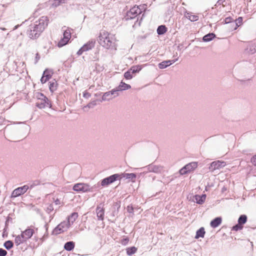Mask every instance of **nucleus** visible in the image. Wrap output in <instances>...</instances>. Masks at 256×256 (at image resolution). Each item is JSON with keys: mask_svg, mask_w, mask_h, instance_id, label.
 <instances>
[{"mask_svg": "<svg viewBox=\"0 0 256 256\" xmlns=\"http://www.w3.org/2000/svg\"><path fill=\"white\" fill-rule=\"evenodd\" d=\"M48 18L42 16L38 20L30 24L26 31L28 37L32 40L37 39L48 26Z\"/></svg>", "mask_w": 256, "mask_h": 256, "instance_id": "1", "label": "nucleus"}, {"mask_svg": "<svg viewBox=\"0 0 256 256\" xmlns=\"http://www.w3.org/2000/svg\"><path fill=\"white\" fill-rule=\"evenodd\" d=\"M114 36L106 32H101L99 36V44L104 48L111 50H116L117 44Z\"/></svg>", "mask_w": 256, "mask_h": 256, "instance_id": "2", "label": "nucleus"}, {"mask_svg": "<svg viewBox=\"0 0 256 256\" xmlns=\"http://www.w3.org/2000/svg\"><path fill=\"white\" fill-rule=\"evenodd\" d=\"M123 174H114L110 176H107L100 181V185L102 186H108L116 180H120L123 178L122 176Z\"/></svg>", "mask_w": 256, "mask_h": 256, "instance_id": "3", "label": "nucleus"}, {"mask_svg": "<svg viewBox=\"0 0 256 256\" xmlns=\"http://www.w3.org/2000/svg\"><path fill=\"white\" fill-rule=\"evenodd\" d=\"M70 226V224L66 221H63L55 227L52 232V234L56 236L67 230Z\"/></svg>", "mask_w": 256, "mask_h": 256, "instance_id": "4", "label": "nucleus"}, {"mask_svg": "<svg viewBox=\"0 0 256 256\" xmlns=\"http://www.w3.org/2000/svg\"><path fill=\"white\" fill-rule=\"evenodd\" d=\"M142 12V10L138 6H135L127 12L126 15L124 16V19L126 20L134 19L140 14Z\"/></svg>", "mask_w": 256, "mask_h": 256, "instance_id": "5", "label": "nucleus"}, {"mask_svg": "<svg viewBox=\"0 0 256 256\" xmlns=\"http://www.w3.org/2000/svg\"><path fill=\"white\" fill-rule=\"evenodd\" d=\"M96 43V41L94 39L88 40L78 50L76 54L78 56H80L83 52L91 50L95 46Z\"/></svg>", "mask_w": 256, "mask_h": 256, "instance_id": "6", "label": "nucleus"}, {"mask_svg": "<svg viewBox=\"0 0 256 256\" xmlns=\"http://www.w3.org/2000/svg\"><path fill=\"white\" fill-rule=\"evenodd\" d=\"M90 186L85 183H78L74 184L72 190L77 192H87L92 191Z\"/></svg>", "mask_w": 256, "mask_h": 256, "instance_id": "7", "label": "nucleus"}, {"mask_svg": "<svg viewBox=\"0 0 256 256\" xmlns=\"http://www.w3.org/2000/svg\"><path fill=\"white\" fill-rule=\"evenodd\" d=\"M247 220V216L246 214H241L238 218V224L232 228V230L237 232L242 230L244 228V224L246 222Z\"/></svg>", "mask_w": 256, "mask_h": 256, "instance_id": "8", "label": "nucleus"}, {"mask_svg": "<svg viewBox=\"0 0 256 256\" xmlns=\"http://www.w3.org/2000/svg\"><path fill=\"white\" fill-rule=\"evenodd\" d=\"M71 38L70 30L69 28H67L63 33V38L58 42V46L61 48L66 45L69 42Z\"/></svg>", "mask_w": 256, "mask_h": 256, "instance_id": "9", "label": "nucleus"}, {"mask_svg": "<svg viewBox=\"0 0 256 256\" xmlns=\"http://www.w3.org/2000/svg\"><path fill=\"white\" fill-rule=\"evenodd\" d=\"M198 166L197 162H190L184 166H183L182 168H180L179 170V173L180 175L186 174L191 171L196 169Z\"/></svg>", "mask_w": 256, "mask_h": 256, "instance_id": "10", "label": "nucleus"}, {"mask_svg": "<svg viewBox=\"0 0 256 256\" xmlns=\"http://www.w3.org/2000/svg\"><path fill=\"white\" fill-rule=\"evenodd\" d=\"M143 168H146L147 172L154 173H161L164 170V167L160 165H154L153 164H151L144 167Z\"/></svg>", "mask_w": 256, "mask_h": 256, "instance_id": "11", "label": "nucleus"}, {"mask_svg": "<svg viewBox=\"0 0 256 256\" xmlns=\"http://www.w3.org/2000/svg\"><path fill=\"white\" fill-rule=\"evenodd\" d=\"M28 190V187L26 186V185L18 187L15 190H14L12 194H11V198H15L18 197L26 192Z\"/></svg>", "mask_w": 256, "mask_h": 256, "instance_id": "12", "label": "nucleus"}, {"mask_svg": "<svg viewBox=\"0 0 256 256\" xmlns=\"http://www.w3.org/2000/svg\"><path fill=\"white\" fill-rule=\"evenodd\" d=\"M226 165V162L224 161L216 160L212 162L210 164L209 169L210 170L214 171L224 168Z\"/></svg>", "mask_w": 256, "mask_h": 256, "instance_id": "13", "label": "nucleus"}, {"mask_svg": "<svg viewBox=\"0 0 256 256\" xmlns=\"http://www.w3.org/2000/svg\"><path fill=\"white\" fill-rule=\"evenodd\" d=\"M36 107L40 109L44 108L46 107H48L49 108H51L52 107V103L48 98L47 100H45V98H43L42 100L37 102L36 104Z\"/></svg>", "mask_w": 256, "mask_h": 256, "instance_id": "14", "label": "nucleus"}, {"mask_svg": "<svg viewBox=\"0 0 256 256\" xmlns=\"http://www.w3.org/2000/svg\"><path fill=\"white\" fill-rule=\"evenodd\" d=\"M53 71L52 70L46 68L44 71L42 76L40 78V82L42 84L46 83L52 76Z\"/></svg>", "mask_w": 256, "mask_h": 256, "instance_id": "15", "label": "nucleus"}, {"mask_svg": "<svg viewBox=\"0 0 256 256\" xmlns=\"http://www.w3.org/2000/svg\"><path fill=\"white\" fill-rule=\"evenodd\" d=\"M178 60V58L172 60H164L158 64V67L160 69H164L170 66Z\"/></svg>", "mask_w": 256, "mask_h": 256, "instance_id": "16", "label": "nucleus"}, {"mask_svg": "<svg viewBox=\"0 0 256 256\" xmlns=\"http://www.w3.org/2000/svg\"><path fill=\"white\" fill-rule=\"evenodd\" d=\"M96 213L98 220H103L104 219V209L103 208L98 206L96 208Z\"/></svg>", "mask_w": 256, "mask_h": 256, "instance_id": "17", "label": "nucleus"}, {"mask_svg": "<svg viewBox=\"0 0 256 256\" xmlns=\"http://www.w3.org/2000/svg\"><path fill=\"white\" fill-rule=\"evenodd\" d=\"M222 222V218L218 216L214 218L210 222V226L212 228H216Z\"/></svg>", "mask_w": 256, "mask_h": 256, "instance_id": "18", "label": "nucleus"}, {"mask_svg": "<svg viewBox=\"0 0 256 256\" xmlns=\"http://www.w3.org/2000/svg\"><path fill=\"white\" fill-rule=\"evenodd\" d=\"M206 196V194H202V195L196 194L194 196V198L197 204H202L205 202Z\"/></svg>", "mask_w": 256, "mask_h": 256, "instance_id": "19", "label": "nucleus"}, {"mask_svg": "<svg viewBox=\"0 0 256 256\" xmlns=\"http://www.w3.org/2000/svg\"><path fill=\"white\" fill-rule=\"evenodd\" d=\"M205 234L206 232L204 228V227H201L196 230L194 238L196 239H198L199 238H204Z\"/></svg>", "mask_w": 256, "mask_h": 256, "instance_id": "20", "label": "nucleus"}, {"mask_svg": "<svg viewBox=\"0 0 256 256\" xmlns=\"http://www.w3.org/2000/svg\"><path fill=\"white\" fill-rule=\"evenodd\" d=\"M216 35L214 32H210L202 37V40L204 42H208L214 40Z\"/></svg>", "mask_w": 256, "mask_h": 256, "instance_id": "21", "label": "nucleus"}, {"mask_svg": "<svg viewBox=\"0 0 256 256\" xmlns=\"http://www.w3.org/2000/svg\"><path fill=\"white\" fill-rule=\"evenodd\" d=\"M19 26H20L19 24H17V25L15 26L14 29L12 30H11L10 32H8V34L7 36L9 37L12 36V38L14 40L17 39L18 38L19 35H20V36L22 35V32H20L18 34H16V36H14L15 35L14 30H16Z\"/></svg>", "mask_w": 256, "mask_h": 256, "instance_id": "22", "label": "nucleus"}, {"mask_svg": "<svg viewBox=\"0 0 256 256\" xmlns=\"http://www.w3.org/2000/svg\"><path fill=\"white\" fill-rule=\"evenodd\" d=\"M131 88L130 85L129 84H126L125 82L122 81L119 86H117V88L118 89L119 92L127 90L130 89Z\"/></svg>", "mask_w": 256, "mask_h": 256, "instance_id": "23", "label": "nucleus"}, {"mask_svg": "<svg viewBox=\"0 0 256 256\" xmlns=\"http://www.w3.org/2000/svg\"><path fill=\"white\" fill-rule=\"evenodd\" d=\"M75 246V242L73 241H68L64 244V249L67 251L72 250Z\"/></svg>", "mask_w": 256, "mask_h": 256, "instance_id": "24", "label": "nucleus"}, {"mask_svg": "<svg viewBox=\"0 0 256 256\" xmlns=\"http://www.w3.org/2000/svg\"><path fill=\"white\" fill-rule=\"evenodd\" d=\"M78 217V214L76 212H74L70 215L68 218V221L66 222H68L69 224H70V225L72 224L74 222L76 221V219Z\"/></svg>", "mask_w": 256, "mask_h": 256, "instance_id": "25", "label": "nucleus"}, {"mask_svg": "<svg viewBox=\"0 0 256 256\" xmlns=\"http://www.w3.org/2000/svg\"><path fill=\"white\" fill-rule=\"evenodd\" d=\"M142 68V65L138 64L135 66H132L130 68V72L132 73V74H135L136 73H138Z\"/></svg>", "mask_w": 256, "mask_h": 256, "instance_id": "26", "label": "nucleus"}, {"mask_svg": "<svg viewBox=\"0 0 256 256\" xmlns=\"http://www.w3.org/2000/svg\"><path fill=\"white\" fill-rule=\"evenodd\" d=\"M23 234L25 235V236L28 240L32 238L34 234V231L33 229L30 228H27L24 231H22Z\"/></svg>", "mask_w": 256, "mask_h": 256, "instance_id": "27", "label": "nucleus"}, {"mask_svg": "<svg viewBox=\"0 0 256 256\" xmlns=\"http://www.w3.org/2000/svg\"><path fill=\"white\" fill-rule=\"evenodd\" d=\"M57 82L54 80L52 81L49 82V90L51 92H54L57 89Z\"/></svg>", "mask_w": 256, "mask_h": 256, "instance_id": "28", "label": "nucleus"}, {"mask_svg": "<svg viewBox=\"0 0 256 256\" xmlns=\"http://www.w3.org/2000/svg\"><path fill=\"white\" fill-rule=\"evenodd\" d=\"M242 20L243 18L241 16H240L237 19L234 20V22H233L234 30H236L242 24Z\"/></svg>", "mask_w": 256, "mask_h": 256, "instance_id": "29", "label": "nucleus"}, {"mask_svg": "<svg viewBox=\"0 0 256 256\" xmlns=\"http://www.w3.org/2000/svg\"><path fill=\"white\" fill-rule=\"evenodd\" d=\"M168 28L165 25H160L158 27L156 32L158 35H163L167 32Z\"/></svg>", "mask_w": 256, "mask_h": 256, "instance_id": "30", "label": "nucleus"}, {"mask_svg": "<svg viewBox=\"0 0 256 256\" xmlns=\"http://www.w3.org/2000/svg\"><path fill=\"white\" fill-rule=\"evenodd\" d=\"M136 251L137 248L134 246L128 247L126 248V254L129 256H132V254H135L136 252Z\"/></svg>", "mask_w": 256, "mask_h": 256, "instance_id": "31", "label": "nucleus"}, {"mask_svg": "<svg viewBox=\"0 0 256 256\" xmlns=\"http://www.w3.org/2000/svg\"><path fill=\"white\" fill-rule=\"evenodd\" d=\"M248 52L250 54H254L256 52V43L250 44L247 48Z\"/></svg>", "mask_w": 256, "mask_h": 256, "instance_id": "32", "label": "nucleus"}, {"mask_svg": "<svg viewBox=\"0 0 256 256\" xmlns=\"http://www.w3.org/2000/svg\"><path fill=\"white\" fill-rule=\"evenodd\" d=\"M4 246L8 250H10L14 246V242L10 240L6 241L4 244Z\"/></svg>", "mask_w": 256, "mask_h": 256, "instance_id": "33", "label": "nucleus"}, {"mask_svg": "<svg viewBox=\"0 0 256 256\" xmlns=\"http://www.w3.org/2000/svg\"><path fill=\"white\" fill-rule=\"evenodd\" d=\"M123 178L126 177V179H130L133 180L136 178V174L134 173H126L123 174Z\"/></svg>", "mask_w": 256, "mask_h": 256, "instance_id": "34", "label": "nucleus"}, {"mask_svg": "<svg viewBox=\"0 0 256 256\" xmlns=\"http://www.w3.org/2000/svg\"><path fill=\"white\" fill-rule=\"evenodd\" d=\"M40 184V181L38 180H35L32 182H30L28 184H26V186H27L28 187V190L32 189L34 186H37L39 185Z\"/></svg>", "mask_w": 256, "mask_h": 256, "instance_id": "35", "label": "nucleus"}, {"mask_svg": "<svg viewBox=\"0 0 256 256\" xmlns=\"http://www.w3.org/2000/svg\"><path fill=\"white\" fill-rule=\"evenodd\" d=\"M113 98L112 96L110 94V92H104L102 96V100L103 101H106V100H109L110 99Z\"/></svg>", "mask_w": 256, "mask_h": 256, "instance_id": "36", "label": "nucleus"}, {"mask_svg": "<svg viewBox=\"0 0 256 256\" xmlns=\"http://www.w3.org/2000/svg\"><path fill=\"white\" fill-rule=\"evenodd\" d=\"M124 76L126 80H131L133 78L132 73L128 69L124 73Z\"/></svg>", "mask_w": 256, "mask_h": 256, "instance_id": "37", "label": "nucleus"}, {"mask_svg": "<svg viewBox=\"0 0 256 256\" xmlns=\"http://www.w3.org/2000/svg\"><path fill=\"white\" fill-rule=\"evenodd\" d=\"M108 92H110V94L113 98H115V97H116V96H118L119 91H118V89L117 88V87H116V88L110 91H108Z\"/></svg>", "mask_w": 256, "mask_h": 256, "instance_id": "38", "label": "nucleus"}, {"mask_svg": "<svg viewBox=\"0 0 256 256\" xmlns=\"http://www.w3.org/2000/svg\"><path fill=\"white\" fill-rule=\"evenodd\" d=\"M233 22H234V20L231 16H228L224 18V22L225 24H230L232 26H233Z\"/></svg>", "mask_w": 256, "mask_h": 256, "instance_id": "39", "label": "nucleus"}, {"mask_svg": "<svg viewBox=\"0 0 256 256\" xmlns=\"http://www.w3.org/2000/svg\"><path fill=\"white\" fill-rule=\"evenodd\" d=\"M14 242L16 244V246H19L20 244H22L24 243V242H23V240H22V239L20 237V236H18V235L16 236L15 238V239H14Z\"/></svg>", "mask_w": 256, "mask_h": 256, "instance_id": "40", "label": "nucleus"}, {"mask_svg": "<svg viewBox=\"0 0 256 256\" xmlns=\"http://www.w3.org/2000/svg\"><path fill=\"white\" fill-rule=\"evenodd\" d=\"M96 101L97 100H94L90 102L86 106H84V108H93L94 106L96 105Z\"/></svg>", "mask_w": 256, "mask_h": 256, "instance_id": "41", "label": "nucleus"}, {"mask_svg": "<svg viewBox=\"0 0 256 256\" xmlns=\"http://www.w3.org/2000/svg\"><path fill=\"white\" fill-rule=\"evenodd\" d=\"M36 96L38 100V101L40 100L43 98H45V100H47V97L42 92H38L36 94Z\"/></svg>", "mask_w": 256, "mask_h": 256, "instance_id": "42", "label": "nucleus"}, {"mask_svg": "<svg viewBox=\"0 0 256 256\" xmlns=\"http://www.w3.org/2000/svg\"><path fill=\"white\" fill-rule=\"evenodd\" d=\"M61 4H62L60 0H54L51 4V6L52 8H57Z\"/></svg>", "mask_w": 256, "mask_h": 256, "instance_id": "43", "label": "nucleus"}, {"mask_svg": "<svg viewBox=\"0 0 256 256\" xmlns=\"http://www.w3.org/2000/svg\"><path fill=\"white\" fill-rule=\"evenodd\" d=\"M54 210V208L53 207V205L52 204H50L48 205V206L46 209V211L48 214H50Z\"/></svg>", "mask_w": 256, "mask_h": 256, "instance_id": "44", "label": "nucleus"}, {"mask_svg": "<svg viewBox=\"0 0 256 256\" xmlns=\"http://www.w3.org/2000/svg\"><path fill=\"white\" fill-rule=\"evenodd\" d=\"M126 210L130 214H134V208L132 204L127 206Z\"/></svg>", "mask_w": 256, "mask_h": 256, "instance_id": "45", "label": "nucleus"}, {"mask_svg": "<svg viewBox=\"0 0 256 256\" xmlns=\"http://www.w3.org/2000/svg\"><path fill=\"white\" fill-rule=\"evenodd\" d=\"M128 242L129 238L126 237L122 240L121 244L124 246H126L128 244Z\"/></svg>", "mask_w": 256, "mask_h": 256, "instance_id": "46", "label": "nucleus"}, {"mask_svg": "<svg viewBox=\"0 0 256 256\" xmlns=\"http://www.w3.org/2000/svg\"><path fill=\"white\" fill-rule=\"evenodd\" d=\"M101 186L100 185V184H94V186H90L91 188H92V191H90V192H94V190H96V189H98V188H100V186Z\"/></svg>", "mask_w": 256, "mask_h": 256, "instance_id": "47", "label": "nucleus"}, {"mask_svg": "<svg viewBox=\"0 0 256 256\" xmlns=\"http://www.w3.org/2000/svg\"><path fill=\"white\" fill-rule=\"evenodd\" d=\"M198 20V16L196 15H192L190 18V20L191 22H194Z\"/></svg>", "mask_w": 256, "mask_h": 256, "instance_id": "48", "label": "nucleus"}, {"mask_svg": "<svg viewBox=\"0 0 256 256\" xmlns=\"http://www.w3.org/2000/svg\"><path fill=\"white\" fill-rule=\"evenodd\" d=\"M8 252L6 250L0 248V256H6Z\"/></svg>", "mask_w": 256, "mask_h": 256, "instance_id": "49", "label": "nucleus"}, {"mask_svg": "<svg viewBox=\"0 0 256 256\" xmlns=\"http://www.w3.org/2000/svg\"><path fill=\"white\" fill-rule=\"evenodd\" d=\"M83 96L86 98H88L91 96V94L86 90L83 92Z\"/></svg>", "mask_w": 256, "mask_h": 256, "instance_id": "50", "label": "nucleus"}, {"mask_svg": "<svg viewBox=\"0 0 256 256\" xmlns=\"http://www.w3.org/2000/svg\"><path fill=\"white\" fill-rule=\"evenodd\" d=\"M18 236H20V237L22 239V240H23V242H26V240H28L26 238V237L25 236V235L24 234H23V232H22L20 234L18 235Z\"/></svg>", "mask_w": 256, "mask_h": 256, "instance_id": "51", "label": "nucleus"}, {"mask_svg": "<svg viewBox=\"0 0 256 256\" xmlns=\"http://www.w3.org/2000/svg\"><path fill=\"white\" fill-rule=\"evenodd\" d=\"M98 50H96L95 52V56H94L92 58V60L94 61H98L99 60V58L98 56Z\"/></svg>", "mask_w": 256, "mask_h": 256, "instance_id": "52", "label": "nucleus"}, {"mask_svg": "<svg viewBox=\"0 0 256 256\" xmlns=\"http://www.w3.org/2000/svg\"><path fill=\"white\" fill-rule=\"evenodd\" d=\"M250 161L254 166H256V154L251 158Z\"/></svg>", "mask_w": 256, "mask_h": 256, "instance_id": "53", "label": "nucleus"}, {"mask_svg": "<svg viewBox=\"0 0 256 256\" xmlns=\"http://www.w3.org/2000/svg\"><path fill=\"white\" fill-rule=\"evenodd\" d=\"M8 229L4 228L3 232L2 234V236L3 238H6L8 236V232H7Z\"/></svg>", "mask_w": 256, "mask_h": 256, "instance_id": "54", "label": "nucleus"}, {"mask_svg": "<svg viewBox=\"0 0 256 256\" xmlns=\"http://www.w3.org/2000/svg\"><path fill=\"white\" fill-rule=\"evenodd\" d=\"M40 57L39 54L38 52H37L36 54V56H35V62H34L35 64H36L38 62V61L40 59Z\"/></svg>", "mask_w": 256, "mask_h": 256, "instance_id": "55", "label": "nucleus"}, {"mask_svg": "<svg viewBox=\"0 0 256 256\" xmlns=\"http://www.w3.org/2000/svg\"><path fill=\"white\" fill-rule=\"evenodd\" d=\"M120 208V206H118V207L117 208V210L116 211V210H114L112 213V216H115L116 215L118 212V210H119V208Z\"/></svg>", "mask_w": 256, "mask_h": 256, "instance_id": "56", "label": "nucleus"}, {"mask_svg": "<svg viewBox=\"0 0 256 256\" xmlns=\"http://www.w3.org/2000/svg\"><path fill=\"white\" fill-rule=\"evenodd\" d=\"M6 222H12V219L10 216H8L6 218Z\"/></svg>", "mask_w": 256, "mask_h": 256, "instance_id": "57", "label": "nucleus"}, {"mask_svg": "<svg viewBox=\"0 0 256 256\" xmlns=\"http://www.w3.org/2000/svg\"><path fill=\"white\" fill-rule=\"evenodd\" d=\"M54 202L56 205H58L60 204V202L58 198H56V200H54Z\"/></svg>", "mask_w": 256, "mask_h": 256, "instance_id": "58", "label": "nucleus"}, {"mask_svg": "<svg viewBox=\"0 0 256 256\" xmlns=\"http://www.w3.org/2000/svg\"><path fill=\"white\" fill-rule=\"evenodd\" d=\"M4 120V118L2 116H0V125H2L3 124Z\"/></svg>", "mask_w": 256, "mask_h": 256, "instance_id": "59", "label": "nucleus"}, {"mask_svg": "<svg viewBox=\"0 0 256 256\" xmlns=\"http://www.w3.org/2000/svg\"><path fill=\"white\" fill-rule=\"evenodd\" d=\"M8 222H6V221L4 228L8 230Z\"/></svg>", "mask_w": 256, "mask_h": 256, "instance_id": "60", "label": "nucleus"}, {"mask_svg": "<svg viewBox=\"0 0 256 256\" xmlns=\"http://www.w3.org/2000/svg\"><path fill=\"white\" fill-rule=\"evenodd\" d=\"M192 14L190 12L187 13V16H186V18H188L189 20H190V18Z\"/></svg>", "mask_w": 256, "mask_h": 256, "instance_id": "61", "label": "nucleus"}, {"mask_svg": "<svg viewBox=\"0 0 256 256\" xmlns=\"http://www.w3.org/2000/svg\"><path fill=\"white\" fill-rule=\"evenodd\" d=\"M225 0H218L217 2V4H221Z\"/></svg>", "mask_w": 256, "mask_h": 256, "instance_id": "62", "label": "nucleus"}, {"mask_svg": "<svg viewBox=\"0 0 256 256\" xmlns=\"http://www.w3.org/2000/svg\"><path fill=\"white\" fill-rule=\"evenodd\" d=\"M44 228H46V231L47 232L48 228V223L44 225Z\"/></svg>", "mask_w": 256, "mask_h": 256, "instance_id": "63", "label": "nucleus"}, {"mask_svg": "<svg viewBox=\"0 0 256 256\" xmlns=\"http://www.w3.org/2000/svg\"><path fill=\"white\" fill-rule=\"evenodd\" d=\"M61 4H65L68 0H60Z\"/></svg>", "mask_w": 256, "mask_h": 256, "instance_id": "64", "label": "nucleus"}]
</instances>
